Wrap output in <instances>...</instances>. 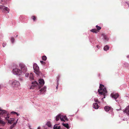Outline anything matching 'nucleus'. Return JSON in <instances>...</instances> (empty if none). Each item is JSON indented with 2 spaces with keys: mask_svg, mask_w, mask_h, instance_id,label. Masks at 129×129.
Masks as SVG:
<instances>
[{
  "mask_svg": "<svg viewBox=\"0 0 129 129\" xmlns=\"http://www.w3.org/2000/svg\"><path fill=\"white\" fill-rule=\"evenodd\" d=\"M31 83L32 85L29 88V89H39L43 86L45 83V82L43 79H41L39 80V83L36 81L32 82Z\"/></svg>",
  "mask_w": 129,
  "mask_h": 129,
  "instance_id": "obj_1",
  "label": "nucleus"
},
{
  "mask_svg": "<svg viewBox=\"0 0 129 129\" xmlns=\"http://www.w3.org/2000/svg\"><path fill=\"white\" fill-rule=\"evenodd\" d=\"M100 89H98V92L99 94L103 95L104 96V97L102 99V100L103 101V99L105 98L106 94L107 92V91L105 87L103 88V87H104V86L103 85L100 84Z\"/></svg>",
  "mask_w": 129,
  "mask_h": 129,
  "instance_id": "obj_2",
  "label": "nucleus"
},
{
  "mask_svg": "<svg viewBox=\"0 0 129 129\" xmlns=\"http://www.w3.org/2000/svg\"><path fill=\"white\" fill-rule=\"evenodd\" d=\"M9 83L11 84L12 86L14 88H17L20 86L19 82L17 80H9Z\"/></svg>",
  "mask_w": 129,
  "mask_h": 129,
  "instance_id": "obj_3",
  "label": "nucleus"
},
{
  "mask_svg": "<svg viewBox=\"0 0 129 129\" xmlns=\"http://www.w3.org/2000/svg\"><path fill=\"white\" fill-rule=\"evenodd\" d=\"M9 113H7V114L6 115L7 116L6 117L5 116L4 117L5 119L8 121V123L10 124H11L13 122V121L14 119V118H11L10 120H9L8 119H9L10 118V116H9Z\"/></svg>",
  "mask_w": 129,
  "mask_h": 129,
  "instance_id": "obj_4",
  "label": "nucleus"
},
{
  "mask_svg": "<svg viewBox=\"0 0 129 129\" xmlns=\"http://www.w3.org/2000/svg\"><path fill=\"white\" fill-rule=\"evenodd\" d=\"M13 74L16 75H20L21 74V71L20 70L18 69L15 68L13 70Z\"/></svg>",
  "mask_w": 129,
  "mask_h": 129,
  "instance_id": "obj_5",
  "label": "nucleus"
},
{
  "mask_svg": "<svg viewBox=\"0 0 129 129\" xmlns=\"http://www.w3.org/2000/svg\"><path fill=\"white\" fill-rule=\"evenodd\" d=\"M105 110L106 112L109 111V113L112 114V116H113L114 113L113 112V109L109 107L108 106H105L104 107Z\"/></svg>",
  "mask_w": 129,
  "mask_h": 129,
  "instance_id": "obj_6",
  "label": "nucleus"
},
{
  "mask_svg": "<svg viewBox=\"0 0 129 129\" xmlns=\"http://www.w3.org/2000/svg\"><path fill=\"white\" fill-rule=\"evenodd\" d=\"M19 66L21 68V71L22 72L25 73L27 71V68L24 64L22 63H20L19 64Z\"/></svg>",
  "mask_w": 129,
  "mask_h": 129,
  "instance_id": "obj_7",
  "label": "nucleus"
},
{
  "mask_svg": "<svg viewBox=\"0 0 129 129\" xmlns=\"http://www.w3.org/2000/svg\"><path fill=\"white\" fill-rule=\"evenodd\" d=\"M33 68L34 70V72L36 74H38L39 72V68L36 63H34L33 64Z\"/></svg>",
  "mask_w": 129,
  "mask_h": 129,
  "instance_id": "obj_8",
  "label": "nucleus"
},
{
  "mask_svg": "<svg viewBox=\"0 0 129 129\" xmlns=\"http://www.w3.org/2000/svg\"><path fill=\"white\" fill-rule=\"evenodd\" d=\"M46 86H44L43 88L40 89L39 90L40 91V94H45L46 93Z\"/></svg>",
  "mask_w": 129,
  "mask_h": 129,
  "instance_id": "obj_9",
  "label": "nucleus"
},
{
  "mask_svg": "<svg viewBox=\"0 0 129 129\" xmlns=\"http://www.w3.org/2000/svg\"><path fill=\"white\" fill-rule=\"evenodd\" d=\"M7 113L5 110L0 109V116L4 117Z\"/></svg>",
  "mask_w": 129,
  "mask_h": 129,
  "instance_id": "obj_10",
  "label": "nucleus"
},
{
  "mask_svg": "<svg viewBox=\"0 0 129 129\" xmlns=\"http://www.w3.org/2000/svg\"><path fill=\"white\" fill-rule=\"evenodd\" d=\"M119 94L118 93H115L113 92L111 93V96L115 99H117L119 97Z\"/></svg>",
  "mask_w": 129,
  "mask_h": 129,
  "instance_id": "obj_11",
  "label": "nucleus"
},
{
  "mask_svg": "<svg viewBox=\"0 0 129 129\" xmlns=\"http://www.w3.org/2000/svg\"><path fill=\"white\" fill-rule=\"evenodd\" d=\"M2 8V11H7L6 13H8L10 11L9 9L7 7H5L4 6H3Z\"/></svg>",
  "mask_w": 129,
  "mask_h": 129,
  "instance_id": "obj_12",
  "label": "nucleus"
},
{
  "mask_svg": "<svg viewBox=\"0 0 129 129\" xmlns=\"http://www.w3.org/2000/svg\"><path fill=\"white\" fill-rule=\"evenodd\" d=\"M60 119L61 121H65V120H68L66 116H62L61 115Z\"/></svg>",
  "mask_w": 129,
  "mask_h": 129,
  "instance_id": "obj_13",
  "label": "nucleus"
},
{
  "mask_svg": "<svg viewBox=\"0 0 129 129\" xmlns=\"http://www.w3.org/2000/svg\"><path fill=\"white\" fill-rule=\"evenodd\" d=\"M102 36L103 38V40L105 42L108 41L109 40V38L105 34H103Z\"/></svg>",
  "mask_w": 129,
  "mask_h": 129,
  "instance_id": "obj_14",
  "label": "nucleus"
},
{
  "mask_svg": "<svg viewBox=\"0 0 129 129\" xmlns=\"http://www.w3.org/2000/svg\"><path fill=\"white\" fill-rule=\"evenodd\" d=\"M123 112L126 113L128 116L129 115V105L126 107L125 110L123 111Z\"/></svg>",
  "mask_w": 129,
  "mask_h": 129,
  "instance_id": "obj_15",
  "label": "nucleus"
},
{
  "mask_svg": "<svg viewBox=\"0 0 129 129\" xmlns=\"http://www.w3.org/2000/svg\"><path fill=\"white\" fill-rule=\"evenodd\" d=\"M6 123V122L2 119L0 118V125L4 126Z\"/></svg>",
  "mask_w": 129,
  "mask_h": 129,
  "instance_id": "obj_16",
  "label": "nucleus"
},
{
  "mask_svg": "<svg viewBox=\"0 0 129 129\" xmlns=\"http://www.w3.org/2000/svg\"><path fill=\"white\" fill-rule=\"evenodd\" d=\"M93 108L95 109H98L99 106L98 105V104L97 103H94L93 104Z\"/></svg>",
  "mask_w": 129,
  "mask_h": 129,
  "instance_id": "obj_17",
  "label": "nucleus"
},
{
  "mask_svg": "<svg viewBox=\"0 0 129 129\" xmlns=\"http://www.w3.org/2000/svg\"><path fill=\"white\" fill-rule=\"evenodd\" d=\"M62 124L63 126L67 128H70L68 123H65L64 122H63L62 123Z\"/></svg>",
  "mask_w": 129,
  "mask_h": 129,
  "instance_id": "obj_18",
  "label": "nucleus"
},
{
  "mask_svg": "<svg viewBox=\"0 0 129 129\" xmlns=\"http://www.w3.org/2000/svg\"><path fill=\"white\" fill-rule=\"evenodd\" d=\"M7 0H0L1 3L3 5H5L7 4Z\"/></svg>",
  "mask_w": 129,
  "mask_h": 129,
  "instance_id": "obj_19",
  "label": "nucleus"
},
{
  "mask_svg": "<svg viewBox=\"0 0 129 129\" xmlns=\"http://www.w3.org/2000/svg\"><path fill=\"white\" fill-rule=\"evenodd\" d=\"M58 124H55L54 126L53 127V129H61L60 126H58Z\"/></svg>",
  "mask_w": 129,
  "mask_h": 129,
  "instance_id": "obj_20",
  "label": "nucleus"
},
{
  "mask_svg": "<svg viewBox=\"0 0 129 129\" xmlns=\"http://www.w3.org/2000/svg\"><path fill=\"white\" fill-rule=\"evenodd\" d=\"M61 115L60 114H59L56 116V121H58L59 119H60Z\"/></svg>",
  "mask_w": 129,
  "mask_h": 129,
  "instance_id": "obj_21",
  "label": "nucleus"
},
{
  "mask_svg": "<svg viewBox=\"0 0 129 129\" xmlns=\"http://www.w3.org/2000/svg\"><path fill=\"white\" fill-rule=\"evenodd\" d=\"M109 46L107 45L105 46L104 48V50L107 51V50H109Z\"/></svg>",
  "mask_w": 129,
  "mask_h": 129,
  "instance_id": "obj_22",
  "label": "nucleus"
},
{
  "mask_svg": "<svg viewBox=\"0 0 129 129\" xmlns=\"http://www.w3.org/2000/svg\"><path fill=\"white\" fill-rule=\"evenodd\" d=\"M29 78L30 80H32L34 79L33 75L32 73H30L29 76Z\"/></svg>",
  "mask_w": 129,
  "mask_h": 129,
  "instance_id": "obj_23",
  "label": "nucleus"
},
{
  "mask_svg": "<svg viewBox=\"0 0 129 129\" xmlns=\"http://www.w3.org/2000/svg\"><path fill=\"white\" fill-rule=\"evenodd\" d=\"M90 31L93 33H97V31L96 29H93L90 30Z\"/></svg>",
  "mask_w": 129,
  "mask_h": 129,
  "instance_id": "obj_24",
  "label": "nucleus"
},
{
  "mask_svg": "<svg viewBox=\"0 0 129 129\" xmlns=\"http://www.w3.org/2000/svg\"><path fill=\"white\" fill-rule=\"evenodd\" d=\"M42 59L43 60L45 61L46 60L47 57L45 56H43L42 57Z\"/></svg>",
  "mask_w": 129,
  "mask_h": 129,
  "instance_id": "obj_25",
  "label": "nucleus"
},
{
  "mask_svg": "<svg viewBox=\"0 0 129 129\" xmlns=\"http://www.w3.org/2000/svg\"><path fill=\"white\" fill-rule=\"evenodd\" d=\"M11 42L12 43H13L14 42V38L13 37H11Z\"/></svg>",
  "mask_w": 129,
  "mask_h": 129,
  "instance_id": "obj_26",
  "label": "nucleus"
},
{
  "mask_svg": "<svg viewBox=\"0 0 129 129\" xmlns=\"http://www.w3.org/2000/svg\"><path fill=\"white\" fill-rule=\"evenodd\" d=\"M129 65V64L125 62L124 63V66L125 67H128Z\"/></svg>",
  "mask_w": 129,
  "mask_h": 129,
  "instance_id": "obj_27",
  "label": "nucleus"
},
{
  "mask_svg": "<svg viewBox=\"0 0 129 129\" xmlns=\"http://www.w3.org/2000/svg\"><path fill=\"white\" fill-rule=\"evenodd\" d=\"M96 28H97V29L98 30H100L101 29V27H100L99 26H98V25H96Z\"/></svg>",
  "mask_w": 129,
  "mask_h": 129,
  "instance_id": "obj_28",
  "label": "nucleus"
},
{
  "mask_svg": "<svg viewBox=\"0 0 129 129\" xmlns=\"http://www.w3.org/2000/svg\"><path fill=\"white\" fill-rule=\"evenodd\" d=\"M11 114H17V112L14 111H12L11 112Z\"/></svg>",
  "mask_w": 129,
  "mask_h": 129,
  "instance_id": "obj_29",
  "label": "nucleus"
},
{
  "mask_svg": "<svg viewBox=\"0 0 129 129\" xmlns=\"http://www.w3.org/2000/svg\"><path fill=\"white\" fill-rule=\"evenodd\" d=\"M94 101L95 102H98V103H100V102L99 101V100L98 99H94Z\"/></svg>",
  "mask_w": 129,
  "mask_h": 129,
  "instance_id": "obj_30",
  "label": "nucleus"
},
{
  "mask_svg": "<svg viewBox=\"0 0 129 129\" xmlns=\"http://www.w3.org/2000/svg\"><path fill=\"white\" fill-rule=\"evenodd\" d=\"M32 19L34 21H35L36 20V18L35 16H33L31 17Z\"/></svg>",
  "mask_w": 129,
  "mask_h": 129,
  "instance_id": "obj_31",
  "label": "nucleus"
},
{
  "mask_svg": "<svg viewBox=\"0 0 129 129\" xmlns=\"http://www.w3.org/2000/svg\"><path fill=\"white\" fill-rule=\"evenodd\" d=\"M29 75V74L28 73H26L25 75V76L26 77H28Z\"/></svg>",
  "mask_w": 129,
  "mask_h": 129,
  "instance_id": "obj_32",
  "label": "nucleus"
},
{
  "mask_svg": "<svg viewBox=\"0 0 129 129\" xmlns=\"http://www.w3.org/2000/svg\"><path fill=\"white\" fill-rule=\"evenodd\" d=\"M58 79L57 81V86H56V88L57 89H58Z\"/></svg>",
  "mask_w": 129,
  "mask_h": 129,
  "instance_id": "obj_33",
  "label": "nucleus"
},
{
  "mask_svg": "<svg viewBox=\"0 0 129 129\" xmlns=\"http://www.w3.org/2000/svg\"><path fill=\"white\" fill-rule=\"evenodd\" d=\"M14 127V126L13 125H12L11 126L10 128V129H12Z\"/></svg>",
  "mask_w": 129,
  "mask_h": 129,
  "instance_id": "obj_34",
  "label": "nucleus"
},
{
  "mask_svg": "<svg viewBox=\"0 0 129 129\" xmlns=\"http://www.w3.org/2000/svg\"><path fill=\"white\" fill-rule=\"evenodd\" d=\"M6 45V44L5 43H3V47H5Z\"/></svg>",
  "mask_w": 129,
  "mask_h": 129,
  "instance_id": "obj_35",
  "label": "nucleus"
},
{
  "mask_svg": "<svg viewBox=\"0 0 129 129\" xmlns=\"http://www.w3.org/2000/svg\"><path fill=\"white\" fill-rule=\"evenodd\" d=\"M40 62H41V63L42 64H44L45 63V62L43 61H40Z\"/></svg>",
  "mask_w": 129,
  "mask_h": 129,
  "instance_id": "obj_36",
  "label": "nucleus"
},
{
  "mask_svg": "<svg viewBox=\"0 0 129 129\" xmlns=\"http://www.w3.org/2000/svg\"><path fill=\"white\" fill-rule=\"evenodd\" d=\"M37 129H41V127L40 126H39L37 128ZM45 129H47V128H45Z\"/></svg>",
  "mask_w": 129,
  "mask_h": 129,
  "instance_id": "obj_37",
  "label": "nucleus"
},
{
  "mask_svg": "<svg viewBox=\"0 0 129 129\" xmlns=\"http://www.w3.org/2000/svg\"><path fill=\"white\" fill-rule=\"evenodd\" d=\"M3 5H0V9H2V8Z\"/></svg>",
  "mask_w": 129,
  "mask_h": 129,
  "instance_id": "obj_38",
  "label": "nucleus"
},
{
  "mask_svg": "<svg viewBox=\"0 0 129 129\" xmlns=\"http://www.w3.org/2000/svg\"><path fill=\"white\" fill-rule=\"evenodd\" d=\"M96 47H97V48H98L99 49L100 48V46H99L98 45H96Z\"/></svg>",
  "mask_w": 129,
  "mask_h": 129,
  "instance_id": "obj_39",
  "label": "nucleus"
},
{
  "mask_svg": "<svg viewBox=\"0 0 129 129\" xmlns=\"http://www.w3.org/2000/svg\"><path fill=\"white\" fill-rule=\"evenodd\" d=\"M16 124L15 122L13 124H12L14 126L16 125Z\"/></svg>",
  "mask_w": 129,
  "mask_h": 129,
  "instance_id": "obj_40",
  "label": "nucleus"
},
{
  "mask_svg": "<svg viewBox=\"0 0 129 129\" xmlns=\"http://www.w3.org/2000/svg\"><path fill=\"white\" fill-rule=\"evenodd\" d=\"M125 3L128 6V7H129V4L127 3V2H125Z\"/></svg>",
  "mask_w": 129,
  "mask_h": 129,
  "instance_id": "obj_41",
  "label": "nucleus"
},
{
  "mask_svg": "<svg viewBox=\"0 0 129 129\" xmlns=\"http://www.w3.org/2000/svg\"><path fill=\"white\" fill-rule=\"evenodd\" d=\"M18 119H17V120L16 121V122H15V123H16V124L17 123V122H18Z\"/></svg>",
  "mask_w": 129,
  "mask_h": 129,
  "instance_id": "obj_42",
  "label": "nucleus"
},
{
  "mask_svg": "<svg viewBox=\"0 0 129 129\" xmlns=\"http://www.w3.org/2000/svg\"><path fill=\"white\" fill-rule=\"evenodd\" d=\"M16 114L17 115V116H19V114L18 113H17V114Z\"/></svg>",
  "mask_w": 129,
  "mask_h": 129,
  "instance_id": "obj_43",
  "label": "nucleus"
},
{
  "mask_svg": "<svg viewBox=\"0 0 129 129\" xmlns=\"http://www.w3.org/2000/svg\"><path fill=\"white\" fill-rule=\"evenodd\" d=\"M115 101L117 102H118V100H116V99H115Z\"/></svg>",
  "mask_w": 129,
  "mask_h": 129,
  "instance_id": "obj_44",
  "label": "nucleus"
},
{
  "mask_svg": "<svg viewBox=\"0 0 129 129\" xmlns=\"http://www.w3.org/2000/svg\"><path fill=\"white\" fill-rule=\"evenodd\" d=\"M120 109H116V110L117 111H119L120 110Z\"/></svg>",
  "mask_w": 129,
  "mask_h": 129,
  "instance_id": "obj_45",
  "label": "nucleus"
},
{
  "mask_svg": "<svg viewBox=\"0 0 129 129\" xmlns=\"http://www.w3.org/2000/svg\"><path fill=\"white\" fill-rule=\"evenodd\" d=\"M127 57L128 58H129V55H127Z\"/></svg>",
  "mask_w": 129,
  "mask_h": 129,
  "instance_id": "obj_46",
  "label": "nucleus"
},
{
  "mask_svg": "<svg viewBox=\"0 0 129 129\" xmlns=\"http://www.w3.org/2000/svg\"><path fill=\"white\" fill-rule=\"evenodd\" d=\"M0 129H4L3 128H0Z\"/></svg>",
  "mask_w": 129,
  "mask_h": 129,
  "instance_id": "obj_47",
  "label": "nucleus"
},
{
  "mask_svg": "<svg viewBox=\"0 0 129 129\" xmlns=\"http://www.w3.org/2000/svg\"><path fill=\"white\" fill-rule=\"evenodd\" d=\"M17 36H18V35H17L16 36V37H17Z\"/></svg>",
  "mask_w": 129,
  "mask_h": 129,
  "instance_id": "obj_48",
  "label": "nucleus"
},
{
  "mask_svg": "<svg viewBox=\"0 0 129 129\" xmlns=\"http://www.w3.org/2000/svg\"><path fill=\"white\" fill-rule=\"evenodd\" d=\"M16 66H17L16 65Z\"/></svg>",
  "mask_w": 129,
  "mask_h": 129,
  "instance_id": "obj_49",
  "label": "nucleus"
},
{
  "mask_svg": "<svg viewBox=\"0 0 129 129\" xmlns=\"http://www.w3.org/2000/svg\"><path fill=\"white\" fill-rule=\"evenodd\" d=\"M16 66H17L16 65Z\"/></svg>",
  "mask_w": 129,
  "mask_h": 129,
  "instance_id": "obj_50",
  "label": "nucleus"
},
{
  "mask_svg": "<svg viewBox=\"0 0 129 129\" xmlns=\"http://www.w3.org/2000/svg\"><path fill=\"white\" fill-rule=\"evenodd\" d=\"M16 66H17L16 65Z\"/></svg>",
  "mask_w": 129,
  "mask_h": 129,
  "instance_id": "obj_51",
  "label": "nucleus"
}]
</instances>
